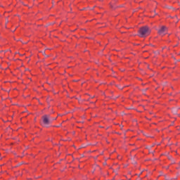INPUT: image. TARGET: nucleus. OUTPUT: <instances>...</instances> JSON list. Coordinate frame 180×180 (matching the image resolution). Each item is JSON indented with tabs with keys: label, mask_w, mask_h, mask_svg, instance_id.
<instances>
[{
	"label": "nucleus",
	"mask_w": 180,
	"mask_h": 180,
	"mask_svg": "<svg viewBox=\"0 0 180 180\" xmlns=\"http://www.w3.org/2000/svg\"><path fill=\"white\" fill-rule=\"evenodd\" d=\"M151 33V30L147 26H144L140 28L139 31V37H147Z\"/></svg>",
	"instance_id": "nucleus-1"
},
{
	"label": "nucleus",
	"mask_w": 180,
	"mask_h": 180,
	"mask_svg": "<svg viewBox=\"0 0 180 180\" xmlns=\"http://www.w3.org/2000/svg\"><path fill=\"white\" fill-rule=\"evenodd\" d=\"M57 118H53L49 115H45L42 117V124L44 127H49V124L53 122V120H56Z\"/></svg>",
	"instance_id": "nucleus-2"
},
{
	"label": "nucleus",
	"mask_w": 180,
	"mask_h": 180,
	"mask_svg": "<svg viewBox=\"0 0 180 180\" xmlns=\"http://www.w3.org/2000/svg\"><path fill=\"white\" fill-rule=\"evenodd\" d=\"M165 32H167V27L162 26L158 30V33L160 36H164Z\"/></svg>",
	"instance_id": "nucleus-3"
}]
</instances>
